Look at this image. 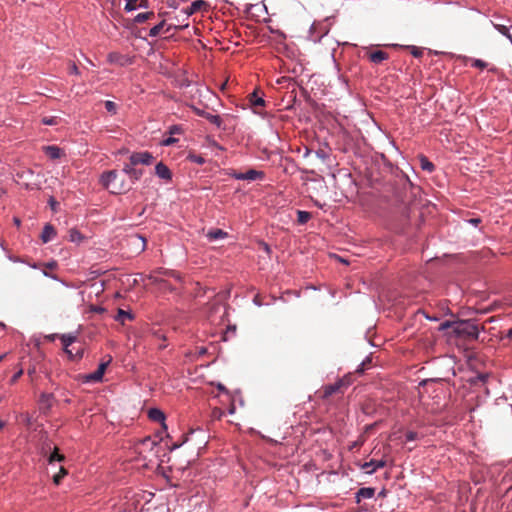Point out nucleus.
<instances>
[{
	"label": "nucleus",
	"instance_id": "1",
	"mask_svg": "<svg viewBox=\"0 0 512 512\" xmlns=\"http://www.w3.org/2000/svg\"><path fill=\"white\" fill-rule=\"evenodd\" d=\"M101 184L113 194H122L130 189L124 177L116 170L107 171L101 176Z\"/></svg>",
	"mask_w": 512,
	"mask_h": 512
},
{
	"label": "nucleus",
	"instance_id": "2",
	"mask_svg": "<svg viewBox=\"0 0 512 512\" xmlns=\"http://www.w3.org/2000/svg\"><path fill=\"white\" fill-rule=\"evenodd\" d=\"M454 334L465 340H477L479 336V326L471 320L456 321Z\"/></svg>",
	"mask_w": 512,
	"mask_h": 512
},
{
	"label": "nucleus",
	"instance_id": "3",
	"mask_svg": "<svg viewBox=\"0 0 512 512\" xmlns=\"http://www.w3.org/2000/svg\"><path fill=\"white\" fill-rule=\"evenodd\" d=\"M350 382L347 378L339 379L334 384L325 385L322 387L320 393L323 399H328L334 394H343L348 388Z\"/></svg>",
	"mask_w": 512,
	"mask_h": 512
},
{
	"label": "nucleus",
	"instance_id": "4",
	"mask_svg": "<svg viewBox=\"0 0 512 512\" xmlns=\"http://www.w3.org/2000/svg\"><path fill=\"white\" fill-rule=\"evenodd\" d=\"M231 176L237 180L255 181V180H263L265 178V173L260 170L249 169L246 172L233 171L231 173Z\"/></svg>",
	"mask_w": 512,
	"mask_h": 512
},
{
	"label": "nucleus",
	"instance_id": "5",
	"mask_svg": "<svg viewBox=\"0 0 512 512\" xmlns=\"http://www.w3.org/2000/svg\"><path fill=\"white\" fill-rule=\"evenodd\" d=\"M111 361H112V357L108 356V359L106 361H103V362H101L99 364V366H98L96 371H94L93 373H90V374L85 376L86 382H100V381H102L103 375H104V373L106 371V368L111 363Z\"/></svg>",
	"mask_w": 512,
	"mask_h": 512
},
{
	"label": "nucleus",
	"instance_id": "6",
	"mask_svg": "<svg viewBox=\"0 0 512 512\" xmlns=\"http://www.w3.org/2000/svg\"><path fill=\"white\" fill-rule=\"evenodd\" d=\"M129 161L132 165H150L153 161V156L151 153L145 152H135L132 153L129 157Z\"/></svg>",
	"mask_w": 512,
	"mask_h": 512
},
{
	"label": "nucleus",
	"instance_id": "7",
	"mask_svg": "<svg viewBox=\"0 0 512 512\" xmlns=\"http://www.w3.org/2000/svg\"><path fill=\"white\" fill-rule=\"evenodd\" d=\"M248 101L255 113H260L259 108L265 106V100L259 95L258 91H254L249 94Z\"/></svg>",
	"mask_w": 512,
	"mask_h": 512
},
{
	"label": "nucleus",
	"instance_id": "8",
	"mask_svg": "<svg viewBox=\"0 0 512 512\" xmlns=\"http://www.w3.org/2000/svg\"><path fill=\"white\" fill-rule=\"evenodd\" d=\"M135 166L136 165H132L129 161V163H126L123 167V173L128 175L132 182L139 180L143 175V170L137 169Z\"/></svg>",
	"mask_w": 512,
	"mask_h": 512
},
{
	"label": "nucleus",
	"instance_id": "9",
	"mask_svg": "<svg viewBox=\"0 0 512 512\" xmlns=\"http://www.w3.org/2000/svg\"><path fill=\"white\" fill-rule=\"evenodd\" d=\"M384 466H386V461L384 459H381V460L372 459L371 461L365 462L364 464H362L361 468H362V470L365 471V473L372 474L377 469L383 468Z\"/></svg>",
	"mask_w": 512,
	"mask_h": 512
},
{
	"label": "nucleus",
	"instance_id": "10",
	"mask_svg": "<svg viewBox=\"0 0 512 512\" xmlns=\"http://www.w3.org/2000/svg\"><path fill=\"white\" fill-rule=\"evenodd\" d=\"M327 32L328 30L322 24H313L310 28V39L314 42H318Z\"/></svg>",
	"mask_w": 512,
	"mask_h": 512
},
{
	"label": "nucleus",
	"instance_id": "11",
	"mask_svg": "<svg viewBox=\"0 0 512 512\" xmlns=\"http://www.w3.org/2000/svg\"><path fill=\"white\" fill-rule=\"evenodd\" d=\"M155 173L156 175L166 181L171 180L172 173L170 169L162 162H159L155 167Z\"/></svg>",
	"mask_w": 512,
	"mask_h": 512
},
{
	"label": "nucleus",
	"instance_id": "12",
	"mask_svg": "<svg viewBox=\"0 0 512 512\" xmlns=\"http://www.w3.org/2000/svg\"><path fill=\"white\" fill-rule=\"evenodd\" d=\"M148 417L150 420L152 421H155V422H160L162 424V427L166 430L167 429V426L165 424V415L164 413L157 409V408H152L148 411Z\"/></svg>",
	"mask_w": 512,
	"mask_h": 512
},
{
	"label": "nucleus",
	"instance_id": "13",
	"mask_svg": "<svg viewBox=\"0 0 512 512\" xmlns=\"http://www.w3.org/2000/svg\"><path fill=\"white\" fill-rule=\"evenodd\" d=\"M56 236V230L51 224H46L41 233V240L43 243H48Z\"/></svg>",
	"mask_w": 512,
	"mask_h": 512
},
{
	"label": "nucleus",
	"instance_id": "14",
	"mask_svg": "<svg viewBox=\"0 0 512 512\" xmlns=\"http://www.w3.org/2000/svg\"><path fill=\"white\" fill-rule=\"evenodd\" d=\"M368 57L372 63L380 64L384 60L388 59V53H386L382 50H377V51H373V52L369 53Z\"/></svg>",
	"mask_w": 512,
	"mask_h": 512
},
{
	"label": "nucleus",
	"instance_id": "15",
	"mask_svg": "<svg viewBox=\"0 0 512 512\" xmlns=\"http://www.w3.org/2000/svg\"><path fill=\"white\" fill-rule=\"evenodd\" d=\"M43 150H44L45 154L50 159H53V160L60 158L63 154L62 150L55 145L45 146V147H43Z\"/></svg>",
	"mask_w": 512,
	"mask_h": 512
},
{
	"label": "nucleus",
	"instance_id": "16",
	"mask_svg": "<svg viewBox=\"0 0 512 512\" xmlns=\"http://www.w3.org/2000/svg\"><path fill=\"white\" fill-rule=\"evenodd\" d=\"M208 6L207 2L204 0H196L191 3V5L186 9L187 15H191L197 11L202 9H206Z\"/></svg>",
	"mask_w": 512,
	"mask_h": 512
},
{
	"label": "nucleus",
	"instance_id": "17",
	"mask_svg": "<svg viewBox=\"0 0 512 512\" xmlns=\"http://www.w3.org/2000/svg\"><path fill=\"white\" fill-rule=\"evenodd\" d=\"M54 397L52 394L43 393L40 396V408L42 410H49L53 404Z\"/></svg>",
	"mask_w": 512,
	"mask_h": 512
},
{
	"label": "nucleus",
	"instance_id": "18",
	"mask_svg": "<svg viewBox=\"0 0 512 512\" xmlns=\"http://www.w3.org/2000/svg\"><path fill=\"white\" fill-rule=\"evenodd\" d=\"M207 237L209 240L213 241L227 237V233L222 229L216 228L208 231Z\"/></svg>",
	"mask_w": 512,
	"mask_h": 512
},
{
	"label": "nucleus",
	"instance_id": "19",
	"mask_svg": "<svg viewBox=\"0 0 512 512\" xmlns=\"http://www.w3.org/2000/svg\"><path fill=\"white\" fill-rule=\"evenodd\" d=\"M419 161H420V166L423 170H425L429 173L434 171L435 165L431 161H429L427 157L420 156Z\"/></svg>",
	"mask_w": 512,
	"mask_h": 512
},
{
	"label": "nucleus",
	"instance_id": "20",
	"mask_svg": "<svg viewBox=\"0 0 512 512\" xmlns=\"http://www.w3.org/2000/svg\"><path fill=\"white\" fill-rule=\"evenodd\" d=\"M375 494V489L374 488H370V487H366V488H361L359 489V491L357 492V496L360 498H365V499H369V498H372Z\"/></svg>",
	"mask_w": 512,
	"mask_h": 512
},
{
	"label": "nucleus",
	"instance_id": "21",
	"mask_svg": "<svg viewBox=\"0 0 512 512\" xmlns=\"http://www.w3.org/2000/svg\"><path fill=\"white\" fill-rule=\"evenodd\" d=\"M77 337L72 334H63L60 336V340L64 346V348L69 347L71 344H73L76 341Z\"/></svg>",
	"mask_w": 512,
	"mask_h": 512
},
{
	"label": "nucleus",
	"instance_id": "22",
	"mask_svg": "<svg viewBox=\"0 0 512 512\" xmlns=\"http://www.w3.org/2000/svg\"><path fill=\"white\" fill-rule=\"evenodd\" d=\"M164 26H165V21H162L159 24L155 25L154 27H152L150 29L149 36L150 37L159 36L162 33Z\"/></svg>",
	"mask_w": 512,
	"mask_h": 512
},
{
	"label": "nucleus",
	"instance_id": "23",
	"mask_svg": "<svg viewBox=\"0 0 512 512\" xmlns=\"http://www.w3.org/2000/svg\"><path fill=\"white\" fill-rule=\"evenodd\" d=\"M311 219V213L306 211H297V221L299 224H305Z\"/></svg>",
	"mask_w": 512,
	"mask_h": 512
},
{
	"label": "nucleus",
	"instance_id": "24",
	"mask_svg": "<svg viewBox=\"0 0 512 512\" xmlns=\"http://www.w3.org/2000/svg\"><path fill=\"white\" fill-rule=\"evenodd\" d=\"M64 455L59 453V449L57 447L54 448L53 452L49 456V463L54 461L61 462L64 460Z\"/></svg>",
	"mask_w": 512,
	"mask_h": 512
},
{
	"label": "nucleus",
	"instance_id": "25",
	"mask_svg": "<svg viewBox=\"0 0 512 512\" xmlns=\"http://www.w3.org/2000/svg\"><path fill=\"white\" fill-rule=\"evenodd\" d=\"M205 118L212 124L216 125L217 127H220L222 124V119L219 115H214L211 113H207L205 115Z\"/></svg>",
	"mask_w": 512,
	"mask_h": 512
},
{
	"label": "nucleus",
	"instance_id": "26",
	"mask_svg": "<svg viewBox=\"0 0 512 512\" xmlns=\"http://www.w3.org/2000/svg\"><path fill=\"white\" fill-rule=\"evenodd\" d=\"M65 353L69 356L71 360L81 359L83 356V350L78 349L76 353H73L68 347L64 348Z\"/></svg>",
	"mask_w": 512,
	"mask_h": 512
},
{
	"label": "nucleus",
	"instance_id": "27",
	"mask_svg": "<svg viewBox=\"0 0 512 512\" xmlns=\"http://www.w3.org/2000/svg\"><path fill=\"white\" fill-rule=\"evenodd\" d=\"M154 16V13L153 12H145V13H139L136 17H135V22L136 23H143L145 21H147L149 18L153 17Z\"/></svg>",
	"mask_w": 512,
	"mask_h": 512
},
{
	"label": "nucleus",
	"instance_id": "28",
	"mask_svg": "<svg viewBox=\"0 0 512 512\" xmlns=\"http://www.w3.org/2000/svg\"><path fill=\"white\" fill-rule=\"evenodd\" d=\"M115 319L124 323L126 319H132V315L129 312L119 309Z\"/></svg>",
	"mask_w": 512,
	"mask_h": 512
},
{
	"label": "nucleus",
	"instance_id": "29",
	"mask_svg": "<svg viewBox=\"0 0 512 512\" xmlns=\"http://www.w3.org/2000/svg\"><path fill=\"white\" fill-rule=\"evenodd\" d=\"M68 238L71 242H79L82 239V236L78 230L71 229L69 230Z\"/></svg>",
	"mask_w": 512,
	"mask_h": 512
},
{
	"label": "nucleus",
	"instance_id": "30",
	"mask_svg": "<svg viewBox=\"0 0 512 512\" xmlns=\"http://www.w3.org/2000/svg\"><path fill=\"white\" fill-rule=\"evenodd\" d=\"M108 59L110 62H117L123 65L124 62V56L120 55L119 53H110L108 55Z\"/></svg>",
	"mask_w": 512,
	"mask_h": 512
},
{
	"label": "nucleus",
	"instance_id": "31",
	"mask_svg": "<svg viewBox=\"0 0 512 512\" xmlns=\"http://www.w3.org/2000/svg\"><path fill=\"white\" fill-rule=\"evenodd\" d=\"M488 376L489 375L487 373H479L474 378H472L470 380V382H471V384H474V385H476L478 382L485 383Z\"/></svg>",
	"mask_w": 512,
	"mask_h": 512
},
{
	"label": "nucleus",
	"instance_id": "32",
	"mask_svg": "<svg viewBox=\"0 0 512 512\" xmlns=\"http://www.w3.org/2000/svg\"><path fill=\"white\" fill-rule=\"evenodd\" d=\"M42 123L44 125H49V126L57 125L58 124V118L56 116L43 117L42 118Z\"/></svg>",
	"mask_w": 512,
	"mask_h": 512
},
{
	"label": "nucleus",
	"instance_id": "33",
	"mask_svg": "<svg viewBox=\"0 0 512 512\" xmlns=\"http://www.w3.org/2000/svg\"><path fill=\"white\" fill-rule=\"evenodd\" d=\"M454 325H456V321H454V322L445 321V322L440 324L439 330L444 331V330H447V329H452V333H454Z\"/></svg>",
	"mask_w": 512,
	"mask_h": 512
},
{
	"label": "nucleus",
	"instance_id": "34",
	"mask_svg": "<svg viewBox=\"0 0 512 512\" xmlns=\"http://www.w3.org/2000/svg\"><path fill=\"white\" fill-rule=\"evenodd\" d=\"M67 474V471L65 470V468L61 467L60 468V472L56 475H54L53 477V481L55 484H60L62 478Z\"/></svg>",
	"mask_w": 512,
	"mask_h": 512
},
{
	"label": "nucleus",
	"instance_id": "35",
	"mask_svg": "<svg viewBox=\"0 0 512 512\" xmlns=\"http://www.w3.org/2000/svg\"><path fill=\"white\" fill-rule=\"evenodd\" d=\"M105 108L111 114H115L117 111L116 103H114L113 101H110V100L105 102Z\"/></svg>",
	"mask_w": 512,
	"mask_h": 512
},
{
	"label": "nucleus",
	"instance_id": "36",
	"mask_svg": "<svg viewBox=\"0 0 512 512\" xmlns=\"http://www.w3.org/2000/svg\"><path fill=\"white\" fill-rule=\"evenodd\" d=\"M487 65H488V64H487L486 62H484L483 60H481V59H475V60L473 61V63H472V66H473V67L480 68V69H484V68H486V67H487Z\"/></svg>",
	"mask_w": 512,
	"mask_h": 512
},
{
	"label": "nucleus",
	"instance_id": "37",
	"mask_svg": "<svg viewBox=\"0 0 512 512\" xmlns=\"http://www.w3.org/2000/svg\"><path fill=\"white\" fill-rule=\"evenodd\" d=\"M22 375L23 369L20 367L19 370L10 379V384H15Z\"/></svg>",
	"mask_w": 512,
	"mask_h": 512
},
{
	"label": "nucleus",
	"instance_id": "38",
	"mask_svg": "<svg viewBox=\"0 0 512 512\" xmlns=\"http://www.w3.org/2000/svg\"><path fill=\"white\" fill-rule=\"evenodd\" d=\"M418 438V434L417 432H414V431H408L406 432L405 434V439L406 441H414Z\"/></svg>",
	"mask_w": 512,
	"mask_h": 512
},
{
	"label": "nucleus",
	"instance_id": "39",
	"mask_svg": "<svg viewBox=\"0 0 512 512\" xmlns=\"http://www.w3.org/2000/svg\"><path fill=\"white\" fill-rule=\"evenodd\" d=\"M182 131H183L182 128L180 126H178V125H173V126H171L169 128V133L171 135H173V134H181Z\"/></svg>",
	"mask_w": 512,
	"mask_h": 512
},
{
	"label": "nucleus",
	"instance_id": "40",
	"mask_svg": "<svg viewBox=\"0 0 512 512\" xmlns=\"http://www.w3.org/2000/svg\"><path fill=\"white\" fill-rule=\"evenodd\" d=\"M177 142L176 138L168 137L162 141L163 146H171Z\"/></svg>",
	"mask_w": 512,
	"mask_h": 512
},
{
	"label": "nucleus",
	"instance_id": "41",
	"mask_svg": "<svg viewBox=\"0 0 512 512\" xmlns=\"http://www.w3.org/2000/svg\"><path fill=\"white\" fill-rule=\"evenodd\" d=\"M69 73H70V74H75V75H78V74H79V69H78V67L76 66V64H75V63H71V64L69 65Z\"/></svg>",
	"mask_w": 512,
	"mask_h": 512
},
{
	"label": "nucleus",
	"instance_id": "42",
	"mask_svg": "<svg viewBox=\"0 0 512 512\" xmlns=\"http://www.w3.org/2000/svg\"><path fill=\"white\" fill-rule=\"evenodd\" d=\"M411 53L414 57H421L422 56V50L417 47H412Z\"/></svg>",
	"mask_w": 512,
	"mask_h": 512
},
{
	"label": "nucleus",
	"instance_id": "43",
	"mask_svg": "<svg viewBox=\"0 0 512 512\" xmlns=\"http://www.w3.org/2000/svg\"><path fill=\"white\" fill-rule=\"evenodd\" d=\"M193 111L195 112V114H197L198 116H201V117H204L205 118V115L207 114V112H205L204 110H201L199 108H196V107H193Z\"/></svg>",
	"mask_w": 512,
	"mask_h": 512
},
{
	"label": "nucleus",
	"instance_id": "44",
	"mask_svg": "<svg viewBox=\"0 0 512 512\" xmlns=\"http://www.w3.org/2000/svg\"><path fill=\"white\" fill-rule=\"evenodd\" d=\"M260 247L267 253L269 254L271 252V249H270V246L265 243V242H261L260 243Z\"/></svg>",
	"mask_w": 512,
	"mask_h": 512
},
{
	"label": "nucleus",
	"instance_id": "45",
	"mask_svg": "<svg viewBox=\"0 0 512 512\" xmlns=\"http://www.w3.org/2000/svg\"><path fill=\"white\" fill-rule=\"evenodd\" d=\"M316 154H317V156H318V157H320V158H322V159H325V158H326V154H325V152H324L323 150H318V151L316 152Z\"/></svg>",
	"mask_w": 512,
	"mask_h": 512
},
{
	"label": "nucleus",
	"instance_id": "46",
	"mask_svg": "<svg viewBox=\"0 0 512 512\" xmlns=\"http://www.w3.org/2000/svg\"><path fill=\"white\" fill-rule=\"evenodd\" d=\"M140 3H139V7H142V8H146L147 5H148V1L147 0H139Z\"/></svg>",
	"mask_w": 512,
	"mask_h": 512
},
{
	"label": "nucleus",
	"instance_id": "47",
	"mask_svg": "<svg viewBox=\"0 0 512 512\" xmlns=\"http://www.w3.org/2000/svg\"><path fill=\"white\" fill-rule=\"evenodd\" d=\"M194 161L196 163H198V164H203L204 163V159L201 156L195 157Z\"/></svg>",
	"mask_w": 512,
	"mask_h": 512
},
{
	"label": "nucleus",
	"instance_id": "48",
	"mask_svg": "<svg viewBox=\"0 0 512 512\" xmlns=\"http://www.w3.org/2000/svg\"><path fill=\"white\" fill-rule=\"evenodd\" d=\"M366 362H362L361 366L356 370V372L362 373L365 369Z\"/></svg>",
	"mask_w": 512,
	"mask_h": 512
},
{
	"label": "nucleus",
	"instance_id": "49",
	"mask_svg": "<svg viewBox=\"0 0 512 512\" xmlns=\"http://www.w3.org/2000/svg\"><path fill=\"white\" fill-rule=\"evenodd\" d=\"M46 266L49 269H54V268H56V263L55 262H51V263H48Z\"/></svg>",
	"mask_w": 512,
	"mask_h": 512
},
{
	"label": "nucleus",
	"instance_id": "50",
	"mask_svg": "<svg viewBox=\"0 0 512 512\" xmlns=\"http://www.w3.org/2000/svg\"><path fill=\"white\" fill-rule=\"evenodd\" d=\"M137 239L141 240V242H142V249H144L145 244H146V240L143 237H140V236L137 237Z\"/></svg>",
	"mask_w": 512,
	"mask_h": 512
},
{
	"label": "nucleus",
	"instance_id": "51",
	"mask_svg": "<svg viewBox=\"0 0 512 512\" xmlns=\"http://www.w3.org/2000/svg\"><path fill=\"white\" fill-rule=\"evenodd\" d=\"M35 373V368L28 369V375L31 377Z\"/></svg>",
	"mask_w": 512,
	"mask_h": 512
},
{
	"label": "nucleus",
	"instance_id": "52",
	"mask_svg": "<svg viewBox=\"0 0 512 512\" xmlns=\"http://www.w3.org/2000/svg\"><path fill=\"white\" fill-rule=\"evenodd\" d=\"M6 356H7V353L0 355V363L5 359Z\"/></svg>",
	"mask_w": 512,
	"mask_h": 512
},
{
	"label": "nucleus",
	"instance_id": "53",
	"mask_svg": "<svg viewBox=\"0 0 512 512\" xmlns=\"http://www.w3.org/2000/svg\"><path fill=\"white\" fill-rule=\"evenodd\" d=\"M479 222H480V219H478V218H477V219H472V220H471V223H473V224H475V225H476L477 223H479Z\"/></svg>",
	"mask_w": 512,
	"mask_h": 512
},
{
	"label": "nucleus",
	"instance_id": "54",
	"mask_svg": "<svg viewBox=\"0 0 512 512\" xmlns=\"http://www.w3.org/2000/svg\"><path fill=\"white\" fill-rule=\"evenodd\" d=\"M310 152H311L310 149L306 148V152H305L304 156L307 157L310 154Z\"/></svg>",
	"mask_w": 512,
	"mask_h": 512
},
{
	"label": "nucleus",
	"instance_id": "55",
	"mask_svg": "<svg viewBox=\"0 0 512 512\" xmlns=\"http://www.w3.org/2000/svg\"><path fill=\"white\" fill-rule=\"evenodd\" d=\"M165 347H166V345H165L164 343H160V345H159V348H160V349H163V348H165Z\"/></svg>",
	"mask_w": 512,
	"mask_h": 512
},
{
	"label": "nucleus",
	"instance_id": "56",
	"mask_svg": "<svg viewBox=\"0 0 512 512\" xmlns=\"http://www.w3.org/2000/svg\"><path fill=\"white\" fill-rule=\"evenodd\" d=\"M5 426V423L3 421H0V430Z\"/></svg>",
	"mask_w": 512,
	"mask_h": 512
},
{
	"label": "nucleus",
	"instance_id": "57",
	"mask_svg": "<svg viewBox=\"0 0 512 512\" xmlns=\"http://www.w3.org/2000/svg\"><path fill=\"white\" fill-rule=\"evenodd\" d=\"M14 221H15V224H16V225H19V224H20V220H19V219L15 218V220H14Z\"/></svg>",
	"mask_w": 512,
	"mask_h": 512
},
{
	"label": "nucleus",
	"instance_id": "58",
	"mask_svg": "<svg viewBox=\"0 0 512 512\" xmlns=\"http://www.w3.org/2000/svg\"><path fill=\"white\" fill-rule=\"evenodd\" d=\"M6 327V325L2 322H0V328L4 329Z\"/></svg>",
	"mask_w": 512,
	"mask_h": 512
},
{
	"label": "nucleus",
	"instance_id": "59",
	"mask_svg": "<svg viewBox=\"0 0 512 512\" xmlns=\"http://www.w3.org/2000/svg\"><path fill=\"white\" fill-rule=\"evenodd\" d=\"M55 336H56V335L48 336V339H49V340H54Z\"/></svg>",
	"mask_w": 512,
	"mask_h": 512
},
{
	"label": "nucleus",
	"instance_id": "60",
	"mask_svg": "<svg viewBox=\"0 0 512 512\" xmlns=\"http://www.w3.org/2000/svg\"><path fill=\"white\" fill-rule=\"evenodd\" d=\"M180 445H181V444H174L173 449H174V448H178V447H180Z\"/></svg>",
	"mask_w": 512,
	"mask_h": 512
},
{
	"label": "nucleus",
	"instance_id": "61",
	"mask_svg": "<svg viewBox=\"0 0 512 512\" xmlns=\"http://www.w3.org/2000/svg\"><path fill=\"white\" fill-rule=\"evenodd\" d=\"M218 388H219L220 390H224V387H223L221 384L218 386Z\"/></svg>",
	"mask_w": 512,
	"mask_h": 512
},
{
	"label": "nucleus",
	"instance_id": "62",
	"mask_svg": "<svg viewBox=\"0 0 512 512\" xmlns=\"http://www.w3.org/2000/svg\"><path fill=\"white\" fill-rule=\"evenodd\" d=\"M51 205L52 207H55V202L53 200L51 201Z\"/></svg>",
	"mask_w": 512,
	"mask_h": 512
},
{
	"label": "nucleus",
	"instance_id": "63",
	"mask_svg": "<svg viewBox=\"0 0 512 512\" xmlns=\"http://www.w3.org/2000/svg\"><path fill=\"white\" fill-rule=\"evenodd\" d=\"M159 338H161L163 341L166 340L164 336H159Z\"/></svg>",
	"mask_w": 512,
	"mask_h": 512
}]
</instances>
